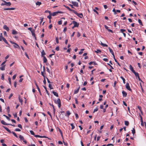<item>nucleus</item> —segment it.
<instances>
[{"label": "nucleus", "instance_id": "f257e3e1", "mask_svg": "<svg viewBox=\"0 0 146 146\" xmlns=\"http://www.w3.org/2000/svg\"><path fill=\"white\" fill-rule=\"evenodd\" d=\"M3 127L7 131H8L9 133H12L14 135V136H15L16 137H17V138H18V136L16 134L14 131H12V132H11V131L8 128H7V127H5V126H3Z\"/></svg>", "mask_w": 146, "mask_h": 146}, {"label": "nucleus", "instance_id": "f03ea898", "mask_svg": "<svg viewBox=\"0 0 146 146\" xmlns=\"http://www.w3.org/2000/svg\"><path fill=\"white\" fill-rule=\"evenodd\" d=\"M4 3H2L1 5L2 6L5 5L8 6H10L11 5V3L10 2H7L4 0L3 1Z\"/></svg>", "mask_w": 146, "mask_h": 146}, {"label": "nucleus", "instance_id": "7ed1b4c3", "mask_svg": "<svg viewBox=\"0 0 146 146\" xmlns=\"http://www.w3.org/2000/svg\"><path fill=\"white\" fill-rule=\"evenodd\" d=\"M10 42L11 44H14V46L15 48H17L19 49H20L19 46L16 43L12 41H10Z\"/></svg>", "mask_w": 146, "mask_h": 146}, {"label": "nucleus", "instance_id": "20e7f679", "mask_svg": "<svg viewBox=\"0 0 146 146\" xmlns=\"http://www.w3.org/2000/svg\"><path fill=\"white\" fill-rule=\"evenodd\" d=\"M126 88L129 91L132 92V90L131 89L128 83H127L125 85Z\"/></svg>", "mask_w": 146, "mask_h": 146}, {"label": "nucleus", "instance_id": "39448f33", "mask_svg": "<svg viewBox=\"0 0 146 146\" xmlns=\"http://www.w3.org/2000/svg\"><path fill=\"white\" fill-rule=\"evenodd\" d=\"M62 13L61 11H57L54 12L52 13H51V15L53 16H55L58 13Z\"/></svg>", "mask_w": 146, "mask_h": 146}, {"label": "nucleus", "instance_id": "423d86ee", "mask_svg": "<svg viewBox=\"0 0 146 146\" xmlns=\"http://www.w3.org/2000/svg\"><path fill=\"white\" fill-rule=\"evenodd\" d=\"M72 23L74 25V27H78L79 25V23L75 21H72Z\"/></svg>", "mask_w": 146, "mask_h": 146}, {"label": "nucleus", "instance_id": "0eeeda50", "mask_svg": "<svg viewBox=\"0 0 146 146\" xmlns=\"http://www.w3.org/2000/svg\"><path fill=\"white\" fill-rule=\"evenodd\" d=\"M64 7L68 10L69 11H72L74 13H76V11H75L74 10L71 9L69 7H68L64 6Z\"/></svg>", "mask_w": 146, "mask_h": 146}, {"label": "nucleus", "instance_id": "6e6552de", "mask_svg": "<svg viewBox=\"0 0 146 146\" xmlns=\"http://www.w3.org/2000/svg\"><path fill=\"white\" fill-rule=\"evenodd\" d=\"M77 16L79 17L80 18H82L83 17V15L82 13H78L76 11V13H74Z\"/></svg>", "mask_w": 146, "mask_h": 146}, {"label": "nucleus", "instance_id": "1a4fd4ad", "mask_svg": "<svg viewBox=\"0 0 146 146\" xmlns=\"http://www.w3.org/2000/svg\"><path fill=\"white\" fill-rule=\"evenodd\" d=\"M55 103L58 104V106L60 108L61 106V101H54Z\"/></svg>", "mask_w": 146, "mask_h": 146}, {"label": "nucleus", "instance_id": "9d476101", "mask_svg": "<svg viewBox=\"0 0 146 146\" xmlns=\"http://www.w3.org/2000/svg\"><path fill=\"white\" fill-rule=\"evenodd\" d=\"M71 3L74 6L76 7H78V3L72 1Z\"/></svg>", "mask_w": 146, "mask_h": 146}, {"label": "nucleus", "instance_id": "9b49d317", "mask_svg": "<svg viewBox=\"0 0 146 146\" xmlns=\"http://www.w3.org/2000/svg\"><path fill=\"white\" fill-rule=\"evenodd\" d=\"M31 33L33 36L35 38V39H36V37L35 36V30H33L32 31H31Z\"/></svg>", "mask_w": 146, "mask_h": 146}, {"label": "nucleus", "instance_id": "f8f14e48", "mask_svg": "<svg viewBox=\"0 0 146 146\" xmlns=\"http://www.w3.org/2000/svg\"><path fill=\"white\" fill-rule=\"evenodd\" d=\"M35 137H40V138H47V137L46 136H40L38 135H35Z\"/></svg>", "mask_w": 146, "mask_h": 146}, {"label": "nucleus", "instance_id": "ddd939ff", "mask_svg": "<svg viewBox=\"0 0 146 146\" xmlns=\"http://www.w3.org/2000/svg\"><path fill=\"white\" fill-rule=\"evenodd\" d=\"M3 28L5 30H6L7 31H9V29L8 27H7L6 25H4L3 26Z\"/></svg>", "mask_w": 146, "mask_h": 146}, {"label": "nucleus", "instance_id": "4468645a", "mask_svg": "<svg viewBox=\"0 0 146 146\" xmlns=\"http://www.w3.org/2000/svg\"><path fill=\"white\" fill-rule=\"evenodd\" d=\"M80 88V87L79 86L78 88L76 89H75L74 91V94H76L78 92Z\"/></svg>", "mask_w": 146, "mask_h": 146}, {"label": "nucleus", "instance_id": "2eb2a0df", "mask_svg": "<svg viewBox=\"0 0 146 146\" xmlns=\"http://www.w3.org/2000/svg\"><path fill=\"white\" fill-rule=\"evenodd\" d=\"M129 68L130 70H131L132 72H134L135 71L133 69V68L131 65H129Z\"/></svg>", "mask_w": 146, "mask_h": 146}, {"label": "nucleus", "instance_id": "dca6fc26", "mask_svg": "<svg viewBox=\"0 0 146 146\" xmlns=\"http://www.w3.org/2000/svg\"><path fill=\"white\" fill-rule=\"evenodd\" d=\"M1 123L3 125H9V123H6L4 120H2L1 121Z\"/></svg>", "mask_w": 146, "mask_h": 146}, {"label": "nucleus", "instance_id": "f3484780", "mask_svg": "<svg viewBox=\"0 0 146 146\" xmlns=\"http://www.w3.org/2000/svg\"><path fill=\"white\" fill-rule=\"evenodd\" d=\"M122 93L123 96L125 97L127 95V93L125 92L124 91H123L122 92Z\"/></svg>", "mask_w": 146, "mask_h": 146}, {"label": "nucleus", "instance_id": "a211bd4d", "mask_svg": "<svg viewBox=\"0 0 146 146\" xmlns=\"http://www.w3.org/2000/svg\"><path fill=\"white\" fill-rule=\"evenodd\" d=\"M46 54V53L44 51V50H43L41 52V55L43 57V56H44Z\"/></svg>", "mask_w": 146, "mask_h": 146}, {"label": "nucleus", "instance_id": "6ab92c4d", "mask_svg": "<svg viewBox=\"0 0 146 146\" xmlns=\"http://www.w3.org/2000/svg\"><path fill=\"white\" fill-rule=\"evenodd\" d=\"M43 62L44 63H46L47 62V59L46 58L45 56H43Z\"/></svg>", "mask_w": 146, "mask_h": 146}, {"label": "nucleus", "instance_id": "aec40b11", "mask_svg": "<svg viewBox=\"0 0 146 146\" xmlns=\"http://www.w3.org/2000/svg\"><path fill=\"white\" fill-rule=\"evenodd\" d=\"M66 115H67L68 117H69L70 115V114L71 113L69 111H66Z\"/></svg>", "mask_w": 146, "mask_h": 146}, {"label": "nucleus", "instance_id": "412c9836", "mask_svg": "<svg viewBox=\"0 0 146 146\" xmlns=\"http://www.w3.org/2000/svg\"><path fill=\"white\" fill-rule=\"evenodd\" d=\"M120 78L122 80L123 83L124 84H125V79L123 78V77L122 76H121L120 77Z\"/></svg>", "mask_w": 146, "mask_h": 146}, {"label": "nucleus", "instance_id": "4be33fe9", "mask_svg": "<svg viewBox=\"0 0 146 146\" xmlns=\"http://www.w3.org/2000/svg\"><path fill=\"white\" fill-rule=\"evenodd\" d=\"M12 33L13 35H16L17 34V32L15 30H13L12 31Z\"/></svg>", "mask_w": 146, "mask_h": 146}, {"label": "nucleus", "instance_id": "5701e85b", "mask_svg": "<svg viewBox=\"0 0 146 146\" xmlns=\"http://www.w3.org/2000/svg\"><path fill=\"white\" fill-rule=\"evenodd\" d=\"M36 5L40 6V5L41 4V3L40 2L37 1L36 3Z\"/></svg>", "mask_w": 146, "mask_h": 146}, {"label": "nucleus", "instance_id": "b1692460", "mask_svg": "<svg viewBox=\"0 0 146 146\" xmlns=\"http://www.w3.org/2000/svg\"><path fill=\"white\" fill-rule=\"evenodd\" d=\"M19 138L21 140H23L24 139V138L23 136L21 135H20L19 137Z\"/></svg>", "mask_w": 146, "mask_h": 146}, {"label": "nucleus", "instance_id": "393cba45", "mask_svg": "<svg viewBox=\"0 0 146 146\" xmlns=\"http://www.w3.org/2000/svg\"><path fill=\"white\" fill-rule=\"evenodd\" d=\"M58 130L59 131L60 133L61 136L62 138H63V134L61 130L59 128L58 129Z\"/></svg>", "mask_w": 146, "mask_h": 146}, {"label": "nucleus", "instance_id": "a878e982", "mask_svg": "<svg viewBox=\"0 0 146 146\" xmlns=\"http://www.w3.org/2000/svg\"><path fill=\"white\" fill-rule=\"evenodd\" d=\"M52 92L54 96H56V97L58 96V94L57 92L54 91H53Z\"/></svg>", "mask_w": 146, "mask_h": 146}, {"label": "nucleus", "instance_id": "bb28decb", "mask_svg": "<svg viewBox=\"0 0 146 146\" xmlns=\"http://www.w3.org/2000/svg\"><path fill=\"white\" fill-rule=\"evenodd\" d=\"M126 126H128L129 125V122L127 121H125L124 122Z\"/></svg>", "mask_w": 146, "mask_h": 146}, {"label": "nucleus", "instance_id": "cd10ccee", "mask_svg": "<svg viewBox=\"0 0 146 146\" xmlns=\"http://www.w3.org/2000/svg\"><path fill=\"white\" fill-rule=\"evenodd\" d=\"M133 73L134 74L135 76L136 77H138L139 76V74L137 72H136L135 71V72H133Z\"/></svg>", "mask_w": 146, "mask_h": 146}, {"label": "nucleus", "instance_id": "c85d7f7f", "mask_svg": "<svg viewBox=\"0 0 146 146\" xmlns=\"http://www.w3.org/2000/svg\"><path fill=\"white\" fill-rule=\"evenodd\" d=\"M3 40L5 42V43L7 44H8V45H9V44L8 43V42H7V40L5 38H3Z\"/></svg>", "mask_w": 146, "mask_h": 146}, {"label": "nucleus", "instance_id": "c756f323", "mask_svg": "<svg viewBox=\"0 0 146 146\" xmlns=\"http://www.w3.org/2000/svg\"><path fill=\"white\" fill-rule=\"evenodd\" d=\"M84 50V49H82L79 52V54H82L83 52V51Z\"/></svg>", "mask_w": 146, "mask_h": 146}, {"label": "nucleus", "instance_id": "7c9ffc66", "mask_svg": "<svg viewBox=\"0 0 146 146\" xmlns=\"http://www.w3.org/2000/svg\"><path fill=\"white\" fill-rule=\"evenodd\" d=\"M70 125L72 127L71 129H73L75 128V126H74V124L73 123H72L70 124Z\"/></svg>", "mask_w": 146, "mask_h": 146}, {"label": "nucleus", "instance_id": "2f4dec72", "mask_svg": "<svg viewBox=\"0 0 146 146\" xmlns=\"http://www.w3.org/2000/svg\"><path fill=\"white\" fill-rule=\"evenodd\" d=\"M132 133L133 135L135 133V130L134 128H133V129L131 130Z\"/></svg>", "mask_w": 146, "mask_h": 146}, {"label": "nucleus", "instance_id": "473e14b6", "mask_svg": "<svg viewBox=\"0 0 146 146\" xmlns=\"http://www.w3.org/2000/svg\"><path fill=\"white\" fill-rule=\"evenodd\" d=\"M138 22H139V23L142 26H143V24L142 23V21H141V20H140V19H139L138 20Z\"/></svg>", "mask_w": 146, "mask_h": 146}, {"label": "nucleus", "instance_id": "72a5a7b5", "mask_svg": "<svg viewBox=\"0 0 146 146\" xmlns=\"http://www.w3.org/2000/svg\"><path fill=\"white\" fill-rule=\"evenodd\" d=\"M30 132L31 135H33L35 136V133L32 130H30Z\"/></svg>", "mask_w": 146, "mask_h": 146}, {"label": "nucleus", "instance_id": "f704fd0d", "mask_svg": "<svg viewBox=\"0 0 146 146\" xmlns=\"http://www.w3.org/2000/svg\"><path fill=\"white\" fill-rule=\"evenodd\" d=\"M95 52L97 53H100L101 52V51L99 49L97 50L96 51H95Z\"/></svg>", "mask_w": 146, "mask_h": 146}, {"label": "nucleus", "instance_id": "c9c22d12", "mask_svg": "<svg viewBox=\"0 0 146 146\" xmlns=\"http://www.w3.org/2000/svg\"><path fill=\"white\" fill-rule=\"evenodd\" d=\"M0 69L2 70H5V66H4L0 68Z\"/></svg>", "mask_w": 146, "mask_h": 146}, {"label": "nucleus", "instance_id": "e433bc0d", "mask_svg": "<svg viewBox=\"0 0 146 146\" xmlns=\"http://www.w3.org/2000/svg\"><path fill=\"white\" fill-rule=\"evenodd\" d=\"M41 75H42V76H43V77H44H44H45V76L44 75V74H45V72H41Z\"/></svg>", "mask_w": 146, "mask_h": 146}, {"label": "nucleus", "instance_id": "4c0bfd02", "mask_svg": "<svg viewBox=\"0 0 146 146\" xmlns=\"http://www.w3.org/2000/svg\"><path fill=\"white\" fill-rule=\"evenodd\" d=\"M1 79L2 80H4V76L3 74H2Z\"/></svg>", "mask_w": 146, "mask_h": 146}, {"label": "nucleus", "instance_id": "58836bf2", "mask_svg": "<svg viewBox=\"0 0 146 146\" xmlns=\"http://www.w3.org/2000/svg\"><path fill=\"white\" fill-rule=\"evenodd\" d=\"M56 42L58 44L59 43V41H58V37H56Z\"/></svg>", "mask_w": 146, "mask_h": 146}, {"label": "nucleus", "instance_id": "ea45409f", "mask_svg": "<svg viewBox=\"0 0 146 146\" xmlns=\"http://www.w3.org/2000/svg\"><path fill=\"white\" fill-rule=\"evenodd\" d=\"M62 21L60 20V21H58V25H61L62 24Z\"/></svg>", "mask_w": 146, "mask_h": 146}, {"label": "nucleus", "instance_id": "a19ab883", "mask_svg": "<svg viewBox=\"0 0 146 146\" xmlns=\"http://www.w3.org/2000/svg\"><path fill=\"white\" fill-rule=\"evenodd\" d=\"M7 112L8 113H9L10 112V109L9 107V106H8L7 109Z\"/></svg>", "mask_w": 146, "mask_h": 146}, {"label": "nucleus", "instance_id": "79ce46f5", "mask_svg": "<svg viewBox=\"0 0 146 146\" xmlns=\"http://www.w3.org/2000/svg\"><path fill=\"white\" fill-rule=\"evenodd\" d=\"M15 131H21V130L19 129L16 128V129H15Z\"/></svg>", "mask_w": 146, "mask_h": 146}, {"label": "nucleus", "instance_id": "37998d69", "mask_svg": "<svg viewBox=\"0 0 146 146\" xmlns=\"http://www.w3.org/2000/svg\"><path fill=\"white\" fill-rule=\"evenodd\" d=\"M67 27H65L63 30V32L64 33H65L66 32V31H67Z\"/></svg>", "mask_w": 146, "mask_h": 146}, {"label": "nucleus", "instance_id": "c03bdc74", "mask_svg": "<svg viewBox=\"0 0 146 146\" xmlns=\"http://www.w3.org/2000/svg\"><path fill=\"white\" fill-rule=\"evenodd\" d=\"M36 87L37 88V89H38V92H39L40 94L41 95V92H40V89L39 87H38V86H36Z\"/></svg>", "mask_w": 146, "mask_h": 146}, {"label": "nucleus", "instance_id": "a18cd8bd", "mask_svg": "<svg viewBox=\"0 0 146 146\" xmlns=\"http://www.w3.org/2000/svg\"><path fill=\"white\" fill-rule=\"evenodd\" d=\"M120 31H121V32L123 33H123L124 32H125L126 31L125 29H120Z\"/></svg>", "mask_w": 146, "mask_h": 146}, {"label": "nucleus", "instance_id": "49530a36", "mask_svg": "<svg viewBox=\"0 0 146 146\" xmlns=\"http://www.w3.org/2000/svg\"><path fill=\"white\" fill-rule=\"evenodd\" d=\"M3 116H5V117H6V118H7V119L8 120H10V119L9 118V117L7 116L6 115H3Z\"/></svg>", "mask_w": 146, "mask_h": 146}, {"label": "nucleus", "instance_id": "de8ad7c7", "mask_svg": "<svg viewBox=\"0 0 146 146\" xmlns=\"http://www.w3.org/2000/svg\"><path fill=\"white\" fill-rule=\"evenodd\" d=\"M109 50L110 51V52L111 53H112L113 52V51L112 50V49L110 48V47L109 48Z\"/></svg>", "mask_w": 146, "mask_h": 146}, {"label": "nucleus", "instance_id": "09e8293b", "mask_svg": "<svg viewBox=\"0 0 146 146\" xmlns=\"http://www.w3.org/2000/svg\"><path fill=\"white\" fill-rule=\"evenodd\" d=\"M132 3H134V5H137V3L135 2V1H132Z\"/></svg>", "mask_w": 146, "mask_h": 146}, {"label": "nucleus", "instance_id": "8fccbe9b", "mask_svg": "<svg viewBox=\"0 0 146 146\" xmlns=\"http://www.w3.org/2000/svg\"><path fill=\"white\" fill-rule=\"evenodd\" d=\"M47 17L49 19H51V15L50 14L49 15L47 16Z\"/></svg>", "mask_w": 146, "mask_h": 146}, {"label": "nucleus", "instance_id": "3c124183", "mask_svg": "<svg viewBox=\"0 0 146 146\" xmlns=\"http://www.w3.org/2000/svg\"><path fill=\"white\" fill-rule=\"evenodd\" d=\"M4 38L1 35L0 36V41H1L2 40H3V38Z\"/></svg>", "mask_w": 146, "mask_h": 146}, {"label": "nucleus", "instance_id": "603ef678", "mask_svg": "<svg viewBox=\"0 0 146 146\" xmlns=\"http://www.w3.org/2000/svg\"><path fill=\"white\" fill-rule=\"evenodd\" d=\"M95 62H90L89 64L90 65H91L93 63H95Z\"/></svg>", "mask_w": 146, "mask_h": 146}, {"label": "nucleus", "instance_id": "864d4df0", "mask_svg": "<svg viewBox=\"0 0 146 146\" xmlns=\"http://www.w3.org/2000/svg\"><path fill=\"white\" fill-rule=\"evenodd\" d=\"M16 75H13L12 77L13 80H14L15 79V78H16Z\"/></svg>", "mask_w": 146, "mask_h": 146}, {"label": "nucleus", "instance_id": "5fc2aeb1", "mask_svg": "<svg viewBox=\"0 0 146 146\" xmlns=\"http://www.w3.org/2000/svg\"><path fill=\"white\" fill-rule=\"evenodd\" d=\"M98 110V109L97 108L95 109L94 110L93 113H94L95 112L97 111Z\"/></svg>", "mask_w": 146, "mask_h": 146}, {"label": "nucleus", "instance_id": "6e6d98bb", "mask_svg": "<svg viewBox=\"0 0 146 146\" xmlns=\"http://www.w3.org/2000/svg\"><path fill=\"white\" fill-rule=\"evenodd\" d=\"M11 78H8V80L9 82V83L10 84H11Z\"/></svg>", "mask_w": 146, "mask_h": 146}, {"label": "nucleus", "instance_id": "4d7b16f0", "mask_svg": "<svg viewBox=\"0 0 146 146\" xmlns=\"http://www.w3.org/2000/svg\"><path fill=\"white\" fill-rule=\"evenodd\" d=\"M55 50L57 51H58L59 50V47L58 46H57L55 48Z\"/></svg>", "mask_w": 146, "mask_h": 146}, {"label": "nucleus", "instance_id": "13d9d810", "mask_svg": "<svg viewBox=\"0 0 146 146\" xmlns=\"http://www.w3.org/2000/svg\"><path fill=\"white\" fill-rule=\"evenodd\" d=\"M18 127H19L21 129H22V126L20 124H18Z\"/></svg>", "mask_w": 146, "mask_h": 146}, {"label": "nucleus", "instance_id": "bf43d9fd", "mask_svg": "<svg viewBox=\"0 0 146 146\" xmlns=\"http://www.w3.org/2000/svg\"><path fill=\"white\" fill-rule=\"evenodd\" d=\"M139 116H140V117L141 121L142 122V121H143V117L141 115H140Z\"/></svg>", "mask_w": 146, "mask_h": 146}, {"label": "nucleus", "instance_id": "052dcab7", "mask_svg": "<svg viewBox=\"0 0 146 146\" xmlns=\"http://www.w3.org/2000/svg\"><path fill=\"white\" fill-rule=\"evenodd\" d=\"M103 60L105 62H108V59L107 58H104L103 59Z\"/></svg>", "mask_w": 146, "mask_h": 146}, {"label": "nucleus", "instance_id": "680f3d73", "mask_svg": "<svg viewBox=\"0 0 146 146\" xmlns=\"http://www.w3.org/2000/svg\"><path fill=\"white\" fill-rule=\"evenodd\" d=\"M137 107L138 108L139 110L140 111L141 110V107L139 106H137Z\"/></svg>", "mask_w": 146, "mask_h": 146}, {"label": "nucleus", "instance_id": "e2e57ef3", "mask_svg": "<svg viewBox=\"0 0 146 146\" xmlns=\"http://www.w3.org/2000/svg\"><path fill=\"white\" fill-rule=\"evenodd\" d=\"M49 87L50 88V89H53V88L52 87V85L51 84H49Z\"/></svg>", "mask_w": 146, "mask_h": 146}, {"label": "nucleus", "instance_id": "0e129e2a", "mask_svg": "<svg viewBox=\"0 0 146 146\" xmlns=\"http://www.w3.org/2000/svg\"><path fill=\"white\" fill-rule=\"evenodd\" d=\"M109 66H110V67L111 68V69H113L114 68H113V67L110 64H109V63H108L107 64Z\"/></svg>", "mask_w": 146, "mask_h": 146}, {"label": "nucleus", "instance_id": "69168bd1", "mask_svg": "<svg viewBox=\"0 0 146 146\" xmlns=\"http://www.w3.org/2000/svg\"><path fill=\"white\" fill-rule=\"evenodd\" d=\"M75 116H76V119H78V114H77L76 113H75Z\"/></svg>", "mask_w": 146, "mask_h": 146}, {"label": "nucleus", "instance_id": "338daca9", "mask_svg": "<svg viewBox=\"0 0 146 146\" xmlns=\"http://www.w3.org/2000/svg\"><path fill=\"white\" fill-rule=\"evenodd\" d=\"M113 146V145L111 143H110L107 144L106 145V146Z\"/></svg>", "mask_w": 146, "mask_h": 146}, {"label": "nucleus", "instance_id": "774afa93", "mask_svg": "<svg viewBox=\"0 0 146 146\" xmlns=\"http://www.w3.org/2000/svg\"><path fill=\"white\" fill-rule=\"evenodd\" d=\"M104 27L107 30H108L109 29V27H108V26H107L106 25H105L104 26Z\"/></svg>", "mask_w": 146, "mask_h": 146}]
</instances>
